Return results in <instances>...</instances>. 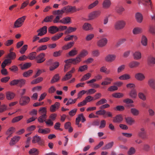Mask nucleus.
Instances as JSON below:
<instances>
[{
  "mask_svg": "<svg viewBox=\"0 0 155 155\" xmlns=\"http://www.w3.org/2000/svg\"><path fill=\"white\" fill-rule=\"evenodd\" d=\"M63 8L65 13H72L77 11L75 6L68 5L64 7Z\"/></svg>",
  "mask_w": 155,
  "mask_h": 155,
  "instance_id": "nucleus-3",
  "label": "nucleus"
},
{
  "mask_svg": "<svg viewBox=\"0 0 155 155\" xmlns=\"http://www.w3.org/2000/svg\"><path fill=\"white\" fill-rule=\"evenodd\" d=\"M123 117L121 115L118 114L113 117V121L114 123H120L123 121Z\"/></svg>",
  "mask_w": 155,
  "mask_h": 155,
  "instance_id": "nucleus-9",
  "label": "nucleus"
},
{
  "mask_svg": "<svg viewBox=\"0 0 155 155\" xmlns=\"http://www.w3.org/2000/svg\"><path fill=\"white\" fill-rule=\"evenodd\" d=\"M140 64V63L138 62L133 61L129 63V66L131 68H134L137 67Z\"/></svg>",
  "mask_w": 155,
  "mask_h": 155,
  "instance_id": "nucleus-21",
  "label": "nucleus"
},
{
  "mask_svg": "<svg viewBox=\"0 0 155 155\" xmlns=\"http://www.w3.org/2000/svg\"><path fill=\"white\" fill-rule=\"evenodd\" d=\"M59 79V76L58 74H55L52 78L51 81V83H54L58 81Z\"/></svg>",
  "mask_w": 155,
  "mask_h": 155,
  "instance_id": "nucleus-45",
  "label": "nucleus"
},
{
  "mask_svg": "<svg viewBox=\"0 0 155 155\" xmlns=\"http://www.w3.org/2000/svg\"><path fill=\"white\" fill-rule=\"evenodd\" d=\"M15 129V128L13 127H10L6 131V134L7 135H10L12 136V134L14 132Z\"/></svg>",
  "mask_w": 155,
  "mask_h": 155,
  "instance_id": "nucleus-43",
  "label": "nucleus"
},
{
  "mask_svg": "<svg viewBox=\"0 0 155 155\" xmlns=\"http://www.w3.org/2000/svg\"><path fill=\"white\" fill-rule=\"evenodd\" d=\"M70 21L71 18L68 17L64 18L60 21V22L64 24H68L70 23Z\"/></svg>",
  "mask_w": 155,
  "mask_h": 155,
  "instance_id": "nucleus-25",
  "label": "nucleus"
},
{
  "mask_svg": "<svg viewBox=\"0 0 155 155\" xmlns=\"http://www.w3.org/2000/svg\"><path fill=\"white\" fill-rule=\"evenodd\" d=\"M105 113V110H104L101 109L97 111L96 112V114L97 115H103L104 117H106V116L104 115V113Z\"/></svg>",
  "mask_w": 155,
  "mask_h": 155,
  "instance_id": "nucleus-54",
  "label": "nucleus"
},
{
  "mask_svg": "<svg viewBox=\"0 0 155 155\" xmlns=\"http://www.w3.org/2000/svg\"><path fill=\"white\" fill-rule=\"evenodd\" d=\"M138 135L143 139H145L147 138L146 134L144 128L142 127L140 129V131L138 133Z\"/></svg>",
  "mask_w": 155,
  "mask_h": 155,
  "instance_id": "nucleus-11",
  "label": "nucleus"
},
{
  "mask_svg": "<svg viewBox=\"0 0 155 155\" xmlns=\"http://www.w3.org/2000/svg\"><path fill=\"white\" fill-rule=\"evenodd\" d=\"M107 40L106 38H103L99 40L97 43V45L100 47L104 46L107 44Z\"/></svg>",
  "mask_w": 155,
  "mask_h": 155,
  "instance_id": "nucleus-6",
  "label": "nucleus"
},
{
  "mask_svg": "<svg viewBox=\"0 0 155 155\" xmlns=\"http://www.w3.org/2000/svg\"><path fill=\"white\" fill-rule=\"evenodd\" d=\"M37 32H38V35L39 36H42L47 33V27L45 26L42 28L37 31Z\"/></svg>",
  "mask_w": 155,
  "mask_h": 155,
  "instance_id": "nucleus-8",
  "label": "nucleus"
},
{
  "mask_svg": "<svg viewBox=\"0 0 155 155\" xmlns=\"http://www.w3.org/2000/svg\"><path fill=\"white\" fill-rule=\"evenodd\" d=\"M28 48V45H25L22 46L20 49V53L21 54H24Z\"/></svg>",
  "mask_w": 155,
  "mask_h": 155,
  "instance_id": "nucleus-51",
  "label": "nucleus"
},
{
  "mask_svg": "<svg viewBox=\"0 0 155 155\" xmlns=\"http://www.w3.org/2000/svg\"><path fill=\"white\" fill-rule=\"evenodd\" d=\"M77 51L76 50L75 48H74L69 52L68 55L71 56H74L77 54Z\"/></svg>",
  "mask_w": 155,
  "mask_h": 155,
  "instance_id": "nucleus-48",
  "label": "nucleus"
},
{
  "mask_svg": "<svg viewBox=\"0 0 155 155\" xmlns=\"http://www.w3.org/2000/svg\"><path fill=\"white\" fill-rule=\"evenodd\" d=\"M72 77V75L67 72L64 77L62 78V80L63 81H66L70 79Z\"/></svg>",
  "mask_w": 155,
  "mask_h": 155,
  "instance_id": "nucleus-50",
  "label": "nucleus"
},
{
  "mask_svg": "<svg viewBox=\"0 0 155 155\" xmlns=\"http://www.w3.org/2000/svg\"><path fill=\"white\" fill-rule=\"evenodd\" d=\"M48 31L50 33L52 34L55 33L58 31V27L54 26H51L48 28Z\"/></svg>",
  "mask_w": 155,
  "mask_h": 155,
  "instance_id": "nucleus-14",
  "label": "nucleus"
},
{
  "mask_svg": "<svg viewBox=\"0 0 155 155\" xmlns=\"http://www.w3.org/2000/svg\"><path fill=\"white\" fill-rule=\"evenodd\" d=\"M126 25L125 22L122 20H118L116 22L114 27L116 30H120L123 29Z\"/></svg>",
  "mask_w": 155,
  "mask_h": 155,
  "instance_id": "nucleus-2",
  "label": "nucleus"
},
{
  "mask_svg": "<svg viewBox=\"0 0 155 155\" xmlns=\"http://www.w3.org/2000/svg\"><path fill=\"white\" fill-rule=\"evenodd\" d=\"M63 35V33H61L59 34H57L51 37V39L54 41H56L60 38H61Z\"/></svg>",
  "mask_w": 155,
  "mask_h": 155,
  "instance_id": "nucleus-33",
  "label": "nucleus"
},
{
  "mask_svg": "<svg viewBox=\"0 0 155 155\" xmlns=\"http://www.w3.org/2000/svg\"><path fill=\"white\" fill-rule=\"evenodd\" d=\"M50 132V129L49 128H46L45 129L39 128L38 130V132L43 134H46L49 133Z\"/></svg>",
  "mask_w": 155,
  "mask_h": 155,
  "instance_id": "nucleus-23",
  "label": "nucleus"
},
{
  "mask_svg": "<svg viewBox=\"0 0 155 155\" xmlns=\"http://www.w3.org/2000/svg\"><path fill=\"white\" fill-rule=\"evenodd\" d=\"M134 59L135 60H139L141 58V54L139 51H136L133 54Z\"/></svg>",
  "mask_w": 155,
  "mask_h": 155,
  "instance_id": "nucleus-18",
  "label": "nucleus"
},
{
  "mask_svg": "<svg viewBox=\"0 0 155 155\" xmlns=\"http://www.w3.org/2000/svg\"><path fill=\"white\" fill-rule=\"evenodd\" d=\"M138 96L141 100L145 101L146 100V97L145 95L142 92H140L138 94Z\"/></svg>",
  "mask_w": 155,
  "mask_h": 155,
  "instance_id": "nucleus-64",
  "label": "nucleus"
},
{
  "mask_svg": "<svg viewBox=\"0 0 155 155\" xmlns=\"http://www.w3.org/2000/svg\"><path fill=\"white\" fill-rule=\"evenodd\" d=\"M42 80L43 78L42 77H39L31 81V84H36L40 82Z\"/></svg>",
  "mask_w": 155,
  "mask_h": 155,
  "instance_id": "nucleus-52",
  "label": "nucleus"
},
{
  "mask_svg": "<svg viewBox=\"0 0 155 155\" xmlns=\"http://www.w3.org/2000/svg\"><path fill=\"white\" fill-rule=\"evenodd\" d=\"M88 54V52L87 50H82L79 55L75 58H74L75 61V62L74 63V64H78L81 60V58L86 56Z\"/></svg>",
  "mask_w": 155,
  "mask_h": 155,
  "instance_id": "nucleus-1",
  "label": "nucleus"
},
{
  "mask_svg": "<svg viewBox=\"0 0 155 155\" xmlns=\"http://www.w3.org/2000/svg\"><path fill=\"white\" fill-rule=\"evenodd\" d=\"M111 4L110 0H104L103 2L102 6L104 8H107L110 6Z\"/></svg>",
  "mask_w": 155,
  "mask_h": 155,
  "instance_id": "nucleus-17",
  "label": "nucleus"
},
{
  "mask_svg": "<svg viewBox=\"0 0 155 155\" xmlns=\"http://www.w3.org/2000/svg\"><path fill=\"white\" fill-rule=\"evenodd\" d=\"M30 101L29 97L26 96H23L21 97V102L20 103V105H25L28 104Z\"/></svg>",
  "mask_w": 155,
  "mask_h": 155,
  "instance_id": "nucleus-5",
  "label": "nucleus"
},
{
  "mask_svg": "<svg viewBox=\"0 0 155 155\" xmlns=\"http://www.w3.org/2000/svg\"><path fill=\"white\" fill-rule=\"evenodd\" d=\"M65 13L63 7L61 10H58L54 11L53 13L54 15H58L61 17L62 15Z\"/></svg>",
  "mask_w": 155,
  "mask_h": 155,
  "instance_id": "nucleus-24",
  "label": "nucleus"
},
{
  "mask_svg": "<svg viewBox=\"0 0 155 155\" xmlns=\"http://www.w3.org/2000/svg\"><path fill=\"white\" fill-rule=\"evenodd\" d=\"M45 54L43 53H40L36 57L37 63H40L43 62L45 60Z\"/></svg>",
  "mask_w": 155,
  "mask_h": 155,
  "instance_id": "nucleus-4",
  "label": "nucleus"
},
{
  "mask_svg": "<svg viewBox=\"0 0 155 155\" xmlns=\"http://www.w3.org/2000/svg\"><path fill=\"white\" fill-rule=\"evenodd\" d=\"M107 100L105 98H102L100 100L97 101L96 104L97 106H98L101 105L105 103H107Z\"/></svg>",
  "mask_w": 155,
  "mask_h": 155,
  "instance_id": "nucleus-41",
  "label": "nucleus"
},
{
  "mask_svg": "<svg viewBox=\"0 0 155 155\" xmlns=\"http://www.w3.org/2000/svg\"><path fill=\"white\" fill-rule=\"evenodd\" d=\"M130 112L134 116L138 115L140 113L139 111L135 108H132L130 109Z\"/></svg>",
  "mask_w": 155,
  "mask_h": 155,
  "instance_id": "nucleus-34",
  "label": "nucleus"
},
{
  "mask_svg": "<svg viewBox=\"0 0 155 155\" xmlns=\"http://www.w3.org/2000/svg\"><path fill=\"white\" fill-rule=\"evenodd\" d=\"M7 57L8 58L7 59H10L11 61V60H12L15 58L16 57V54L14 52L9 53L7 55Z\"/></svg>",
  "mask_w": 155,
  "mask_h": 155,
  "instance_id": "nucleus-44",
  "label": "nucleus"
},
{
  "mask_svg": "<svg viewBox=\"0 0 155 155\" xmlns=\"http://www.w3.org/2000/svg\"><path fill=\"white\" fill-rule=\"evenodd\" d=\"M141 42L142 45L144 46H146L147 45V39L145 36L143 35L142 36Z\"/></svg>",
  "mask_w": 155,
  "mask_h": 155,
  "instance_id": "nucleus-30",
  "label": "nucleus"
},
{
  "mask_svg": "<svg viewBox=\"0 0 155 155\" xmlns=\"http://www.w3.org/2000/svg\"><path fill=\"white\" fill-rule=\"evenodd\" d=\"M41 140V137L36 135L33 137V139L32 140V142L33 143H35L38 142Z\"/></svg>",
  "mask_w": 155,
  "mask_h": 155,
  "instance_id": "nucleus-47",
  "label": "nucleus"
},
{
  "mask_svg": "<svg viewBox=\"0 0 155 155\" xmlns=\"http://www.w3.org/2000/svg\"><path fill=\"white\" fill-rule=\"evenodd\" d=\"M39 112L41 114H45L46 115V109L45 107H41L40 108Z\"/></svg>",
  "mask_w": 155,
  "mask_h": 155,
  "instance_id": "nucleus-57",
  "label": "nucleus"
},
{
  "mask_svg": "<svg viewBox=\"0 0 155 155\" xmlns=\"http://www.w3.org/2000/svg\"><path fill=\"white\" fill-rule=\"evenodd\" d=\"M12 61L10 59H6L2 62L1 64V67L2 68H4L8 64H10Z\"/></svg>",
  "mask_w": 155,
  "mask_h": 155,
  "instance_id": "nucleus-38",
  "label": "nucleus"
},
{
  "mask_svg": "<svg viewBox=\"0 0 155 155\" xmlns=\"http://www.w3.org/2000/svg\"><path fill=\"white\" fill-rule=\"evenodd\" d=\"M142 31V29L140 28H135L133 30V32L134 34L136 35L141 33Z\"/></svg>",
  "mask_w": 155,
  "mask_h": 155,
  "instance_id": "nucleus-40",
  "label": "nucleus"
},
{
  "mask_svg": "<svg viewBox=\"0 0 155 155\" xmlns=\"http://www.w3.org/2000/svg\"><path fill=\"white\" fill-rule=\"evenodd\" d=\"M33 71L31 70H30L27 71L25 72L23 74V76L27 77L29 76L32 73Z\"/></svg>",
  "mask_w": 155,
  "mask_h": 155,
  "instance_id": "nucleus-55",
  "label": "nucleus"
},
{
  "mask_svg": "<svg viewBox=\"0 0 155 155\" xmlns=\"http://www.w3.org/2000/svg\"><path fill=\"white\" fill-rule=\"evenodd\" d=\"M106 125V121L105 120H101L100 122V126L99 127V128L101 129L104 128L105 127Z\"/></svg>",
  "mask_w": 155,
  "mask_h": 155,
  "instance_id": "nucleus-61",
  "label": "nucleus"
},
{
  "mask_svg": "<svg viewBox=\"0 0 155 155\" xmlns=\"http://www.w3.org/2000/svg\"><path fill=\"white\" fill-rule=\"evenodd\" d=\"M82 27L83 29L85 31H88L93 29L91 25L88 23H85Z\"/></svg>",
  "mask_w": 155,
  "mask_h": 155,
  "instance_id": "nucleus-22",
  "label": "nucleus"
},
{
  "mask_svg": "<svg viewBox=\"0 0 155 155\" xmlns=\"http://www.w3.org/2000/svg\"><path fill=\"white\" fill-rule=\"evenodd\" d=\"M29 153L32 155H37L38 154V150L35 148H33L29 151Z\"/></svg>",
  "mask_w": 155,
  "mask_h": 155,
  "instance_id": "nucleus-42",
  "label": "nucleus"
},
{
  "mask_svg": "<svg viewBox=\"0 0 155 155\" xmlns=\"http://www.w3.org/2000/svg\"><path fill=\"white\" fill-rule=\"evenodd\" d=\"M77 28H73L70 27L65 31V34H69L71 32L75 31Z\"/></svg>",
  "mask_w": 155,
  "mask_h": 155,
  "instance_id": "nucleus-35",
  "label": "nucleus"
},
{
  "mask_svg": "<svg viewBox=\"0 0 155 155\" xmlns=\"http://www.w3.org/2000/svg\"><path fill=\"white\" fill-rule=\"evenodd\" d=\"M124 11V9L122 6H118L117 8L116 11L119 14H121Z\"/></svg>",
  "mask_w": 155,
  "mask_h": 155,
  "instance_id": "nucleus-58",
  "label": "nucleus"
},
{
  "mask_svg": "<svg viewBox=\"0 0 155 155\" xmlns=\"http://www.w3.org/2000/svg\"><path fill=\"white\" fill-rule=\"evenodd\" d=\"M19 83V80H14L10 83L9 84L11 86H14L18 84Z\"/></svg>",
  "mask_w": 155,
  "mask_h": 155,
  "instance_id": "nucleus-60",
  "label": "nucleus"
},
{
  "mask_svg": "<svg viewBox=\"0 0 155 155\" xmlns=\"http://www.w3.org/2000/svg\"><path fill=\"white\" fill-rule=\"evenodd\" d=\"M99 3V1L96 0L92 4L90 5L88 7V9H91L97 6Z\"/></svg>",
  "mask_w": 155,
  "mask_h": 155,
  "instance_id": "nucleus-49",
  "label": "nucleus"
},
{
  "mask_svg": "<svg viewBox=\"0 0 155 155\" xmlns=\"http://www.w3.org/2000/svg\"><path fill=\"white\" fill-rule=\"evenodd\" d=\"M130 78V76L127 74H124L119 77V79L121 80H126Z\"/></svg>",
  "mask_w": 155,
  "mask_h": 155,
  "instance_id": "nucleus-36",
  "label": "nucleus"
},
{
  "mask_svg": "<svg viewBox=\"0 0 155 155\" xmlns=\"http://www.w3.org/2000/svg\"><path fill=\"white\" fill-rule=\"evenodd\" d=\"M126 123L130 125H131L135 123V120L132 117H129L125 118Z\"/></svg>",
  "mask_w": 155,
  "mask_h": 155,
  "instance_id": "nucleus-16",
  "label": "nucleus"
},
{
  "mask_svg": "<svg viewBox=\"0 0 155 155\" xmlns=\"http://www.w3.org/2000/svg\"><path fill=\"white\" fill-rule=\"evenodd\" d=\"M136 152V150L133 147H131L128 151V154L129 155H132L134 154Z\"/></svg>",
  "mask_w": 155,
  "mask_h": 155,
  "instance_id": "nucleus-63",
  "label": "nucleus"
},
{
  "mask_svg": "<svg viewBox=\"0 0 155 155\" xmlns=\"http://www.w3.org/2000/svg\"><path fill=\"white\" fill-rule=\"evenodd\" d=\"M116 58V56L114 54H109L105 58V60L107 62H111L114 61Z\"/></svg>",
  "mask_w": 155,
  "mask_h": 155,
  "instance_id": "nucleus-10",
  "label": "nucleus"
},
{
  "mask_svg": "<svg viewBox=\"0 0 155 155\" xmlns=\"http://www.w3.org/2000/svg\"><path fill=\"white\" fill-rule=\"evenodd\" d=\"M149 86L152 88L155 89V80L153 79H150L148 81Z\"/></svg>",
  "mask_w": 155,
  "mask_h": 155,
  "instance_id": "nucleus-29",
  "label": "nucleus"
},
{
  "mask_svg": "<svg viewBox=\"0 0 155 155\" xmlns=\"http://www.w3.org/2000/svg\"><path fill=\"white\" fill-rule=\"evenodd\" d=\"M14 96V94L11 92L8 91L6 93V98L8 100H11L13 99Z\"/></svg>",
  "mask_w": 155,
  "mask_h": 155,
  "instance_id": "nucleus-28",
  "label": "nucleus"
},
{
  "mask_svg": "<svg viewBox=\"0 0 155 155\" xmlns=\"http://www.w3.org/2000/svg\"><path fill=\"white\" fill-rule=\"evenodd\" d=\"M41 115L40 116L38 119V121L40 123H43L45 121V120L47 118V115L45 114H41Z\"/></svg>",
  "mask_w": 155,
  "mask_h": 155,
  "instance_id": "nucleus-39",
  "label": "nucleus"
},
{
  "mask_svg": "<svg viewBox=\"0 0 155 155\" xmlns=\"http://www.w3.org/2000/svg\"><path fill=\"white\" fill-rule=\"evenodd\" d=\"M84 100L87 103V102L94 100V98L93 97L91 96H88L86 97Z\"/></svg>",
  "mask_w": 155,
  "mask_h": 155,
  "instance_id": "nucleus-62",
  "label": "nucleus"
},
{
  "mask_svg": "<svg viewBox=\"0 0 155 155\" xmlns=\"http://www.w3.org/2000/svg\"><path fill=\"white\" fill-rule=\"evenodd\" d=\"M148 64L151 66H153L155 64V58L152 56L148 57L147 58Z\"/></svg>",
  "mask_w": 155,
  "mask_h": 155,
  "instance_id": "nucleus-12",
  "label": "nucleus"
},
{
  "mask_svg": "<svg viewBox=\"0 0 155 155\" xmlns=\"http://www.w3.org/2000/svg\"><path fill=\"white\" fill-rule=\"evenodd\" d=\"M74 44V41H71L68 42L67 45L63 46L62 48L64 50H67L71 48Z\"/></svg>",
  "mask_w": 155,
  "mask_h": 155,
  "instance_id": "nucleus-19",
  "label": "nucleus"
},
{
  "mask_svg": "<svg viewBox=\"0 0 155 155\" xmlns=\"http://www.w3.org/2000/svg\"><path fill=\"white\" fill-rule=\"evenodd\" d=\"M135 18L139 23H141L143 20V17L142 15L140 12L136 13L135 15Z\"/></svg>",
  "mask_w": 155,
  "mask_h": 155,
  "instance_id": "nucleus-15",
  "label": "nucleus"
},
{
  "mask_svg": "<svg viewBox=\"0 0 155 155\" xmlns=\"http://www.w3.org/2000/svg\"><path fill=\"white\" fill-rule=\"evenodd\" d=\"M53 18L54 16L52 15L47 16L46 17L44 20L42 21V23H43L44 22H51L53 21Z\"/></svg>",
  "mask_w": 155,
  "mask_h": 155,
  "instance_id": "nucleus-26",
  "label": "nucleus"
},
{
  "mask_svg": "<svg viewBox=\"0 0 155 155\" xmlns=\"http://www.w3.org/2000/svg\"><path fill=\"white\" fill-rule=\"evenodd\" d=\"M148 111L149 116L153 117L155 115V112L152 109L149 108Z\"/></svg>",
  "mask_w": 155,
  "mask_h": 155,
  "instance_id": "nucleus-53",
  "label": "nucleus"
},
{
  "mask_svg": "<svg viewBox=\"0 0 155 155\" xmlns=\"http://www.w3.org/2000/svg\"><path fill=\"white\" fill-rule=\"evenodd\" d=\"M91 76V74L87 73L84 75L82 78L81 79V81H84L88 79Z\"/></svg>",
  "mask_w": 155,
  "mask_h": 155,
  "instance_id": "nucleus-46",
  "label": "nucleus"
},
{
  "mask_svg": "<svg viewBox=\"0 0 155 155\" xmlns=\"http://www.w3.org/2000/svg\"><path fill=\"white\" fill-rule=\"evenodd\" d=\"M135 78L137 80L141 81L144 79L145 77L142 74L138 73L135 74Z\"/></svg>",
  "mask_w": 155,
  "mask_h": 155,
  "instance_id": "nucleus-27",
  "label": "nucleus"
},
{
  "mask_svg": "<svg viewBox=\"0 0 155 155\" xmlns=\"http://www.w3.org/2000/svg\"><path fill=\"white\" fill-rule=\"evenodd\" d=\"M114 144L113 142L109 143L102 148V149L106 150L111 149L112 147Z\"/></svg>",
  "mask_w": 155,
  "mask_h": 155,
  "instance_id": "nucleus-32",
  "label": "nucleus"
},
{
  "mask_svg": "<svg viewBox=\"0 0 155 155\" xmlns=\"http://www.w3.org/2000/svg\"><path fill=\"white\" fill-rule=\"evenodd\" d=\"M113 81V79L109 78H106L104 79V81H103L101 84L102 85H106L110 84L111 82Z\"/></svg>",
  "mask_w": 155,
  "mask_h": 155,
  "instance_id": "nucleus-20",
  "label": "nucleus"
},
{
  "mask_svg": "<svg viewBox=\"0 0 155 155\" xmlns=\"http://www.w3.org/2000/svg\"><path fill=\"white\" fill-rule=\"evenodd\" d=\"M124 96L123 94L120 93H117L113 94L112 96L115 97L119 98L122 97Z\"/></svg>",
  "mask_w": 155,
  "mask_h": 155,
  "instance_id": "nucleus-56",
  "label": "nucleus"
},
{
  "mask_svg": "<svg viewBox=\"0 0 155 155\" xmlns=\"http://www.w3.org/2000/svg\"><path fill=\"white\" fill-rule=\"evenodd\" d=\"M60 104L58 102H56L54 104L51 105L50 108V110L51 112H54L60 107Z\"/></svg>",
  "mask_w": 155,
  "mask_h": 155,
  "instance_id": "nucleus-13",
  "label": "nucleus"
},
{
  "mask_svg": "<svg viewBox=\"0 0 155 155\" xmlns=\"http://www.w3.org/2000/svg\"><path fill=\"white\" fill-rule=\"evenodd\" d=\"M75 62V61L74 58H70L64 61V62L66 63V64L64 65V67H66V68L68 69V68L70 67L71 65V64L74 65L77 64H74V63Z\"/></svg>",
  "mask_w": 155,
  "mask_h": 155,
  "instance_id": "nucleus-7",
  "label": "nucleus"
},
{
  "mask_svg": "<svg viewBox=\"0 0 155 155\" xmlns=\"http://www.w3.org/2000/svg\"><path fill=\"white\" fill-rule=\"evenodd\" d=\"M143 149L146 151H148L150 150V145L147 143H145L143 146Z\"/></svg>",
  "mask_w": 155,
  "mask_h": 155,
  "instance_id": "nucleus-59",
  "label": "nucleus"
},
{
  "mask_svg": "<svg viewBox=\"0 0 155 155\" xmlns=\"http://www.w3.org/2000/svg\"><path fill=\"white\" fill-rule=\"evenodd\" d=\"M129 95L132 98H136L137 96V93L136 90L134 89L131 90L130 93Z\"/></svg>",
  "mask_w": 155,
  "mask_h": 155,
  "instance_id": "nucleus-37",
  "label": "nucleus"
},
{
  "mask_svg": "<svg viewBox=\"0 0 155 155\" xmlns=\"http://www.w3.org/2000/svg\"><path fill=\"white\" fill-rule=\"evenodd\" d=\"M19 139V138L18 136H15L11 140L9 144L11 146L15 144Z\"/></svg>",
  "mask_w": 155,
  "mask_h": 155,
  "instance_id": "nucleus-31",
  "label": "nucleus"
}]
</instances>
